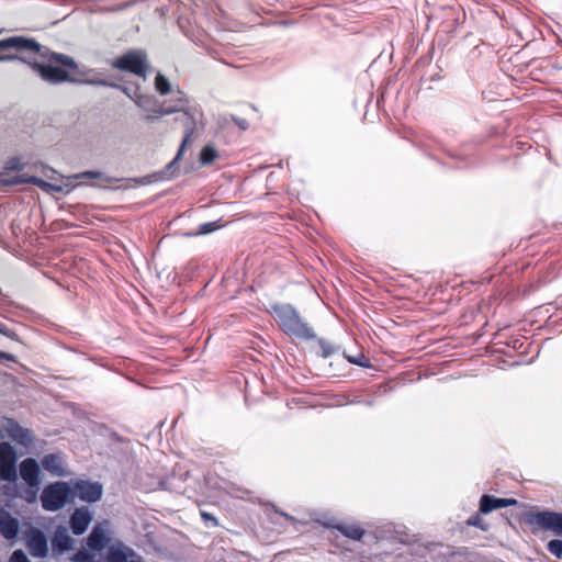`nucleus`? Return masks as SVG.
<instances>
[{
	"label": "nucleus",
	"mask_w": 562,
	"mask_h": 562,
	"mask_svg": "<svg viewBox=\"0 0 562 562\" xmlns=\"http://www.w3.org/2000/svg\"><path fill=\"white\" fill-rule=\"evenodd\" d=\"M164 112L167 113V115L178 114V116L175 117V122L180 123L184 132L183 139L176 157L167 166V169L171 170L181 159L186 147L191 143L193 135L199 128L204 127V114L201 106L192 102L188 95L179 89L175 97L171 98L169 109Z\"/></svg>",
	"instance_id": "1"
},
{
	"label": "nucleus",
	"mask_w": 562,
	"mask_h": 562,
	"mask_svg": "<svg viewBox=\"0 0 562 562\" xmlns=\"http://www.w3.org/2000/svg\"><path fill=\"white\" fill-rule=\"evenodd\" d=\"M20 491L18 473H13V475L7 479H0V492L8 498H18Z\"/></svg>",
	"instance_id": "22"
},
{
	"label": "nucleus",
	"mask_w": 562,
	"mask_h": 562,
	"mask_svg": "<svg viewBox=\"0 0 562 562\" xmlns=\"http://www.w3.org/2000/svg\"><path fill=\"white\" fill-rule=\"evenodd\" d=\"M19 520L15 517L4 508H0V535L4 539H14L19 533Z\"/></svg>",
	"instance_id": "18"
},
{
	"label": "nucleus",
	"mask_w": 562,
	"mask_h": 562,
	"mask_svg": "<svg viewBox=\"0 0 562 562\" xmlns=\"http://www.w3.org/2000/svg\"><path fill=\"white\" fill-rule=\"evenodd\" d=\"M217 157V150L212 145L204 146L200 153V161L204 166L211 165Z\"/></svg>",
	"instance_id": "25"
},
{
	"label": "nucleus",
	"mask_w": 562,
	"mask_h": 562,
	"mask_svg": "<svg viewBox=\"0 0 562 562\" xmlns=\"http://www.w3.org/2000/svg\"><path fill=\"white\" fill-rule=\"evenodd\" d=\"M10 562H30V560L22 550H15L10 558Z\"/></svg>",
	"instance_id": "33"
},
{
	"label": "nucleus",
	"mask_w": 562,
	"mask_h": 562,
	"mask_svg": "<svg viewBox=\"0 0 562 562\" xmlns=\"http://www.w3.org/2000/svg\"><path fill=\"white\" fill-rule=\"evenodd\" d=\"M20 60L32 68L44 81L59 83L69 80V74L60 66L76 69L75 60L63 54L52 53L47 56V63L31 61L19 55H0V61Z\"/></svg>",
	"instance_id": "2"
},
{
	"label": "nucleus",
	"mask_w": 562,
	"mask_h": 562,
	"mask_svg": "<svg viewBox=\"0 0 562 562\" xmlns=\"http://www.w3.org/2000/svg\"><path fill=\"white\" fill-rule=\"evenodd\" d=\"M40 486H27L26 490L20 491V496L18 498L24 499L29 504H33L37 499V492Z\"/></svg>",
	"instance_id": "26"
},
{
	"label": "nucleus",
	"mask_w": 562,
	"mask_h": 562,
	"mask_svg": "<svg viewBox=\"0 0 562 562\" xmlns=\"http://www.w3.org/2000/svg\"><path fill=\"white\" fill-rule=\"evenodd\" d=\"M70 485L72 490L71 498L76 496L82 502L95 503L102 496V485L98 482L77 480L71 482Z\"/></svg>",
	"instance_id": "7"
},
{
	"label": "nucleus",
	"mask_w": 562,
	"mask_h": 562,
	"mask_svg": "<svg viewBox=\"0 0 562 562\" xmlns=\"http://www.w3.org/2000/svg\"><path fill=\"white\" fill-rule=\"evenodd\" d=\"M217 228L215 222L204 223L199 227L198 234H209Z\"/></svg>",
	"instance_id": "34"
},
{
	"label": "nucleus",
	"mask_w": 562,
	"mask_h": 562,
	"mask_svg": "<svg viewBox=\"0 0 562 562\" xmlns=\"http://www.w3.org/2000/svg\"><path fill=\"white\" fill-rule=\"evenodd\" d=\"M109 541V524L103 521L93 527L87 538V546L93 551H101L106 547Z\"/></svg>",
	"instance_id": "11"
},
{
	"label": "nucleus",
	"mask_w": 562,
	"mask_h": 562,
	"mask_svg": "<svg viewBox=\"0 0 562 562\" xmlns=\"http://www.w3.org/2000/svg\"><path fill=\"white\" fill-rule=\"evenodd\" d=\"M71 485L68 482L50 483L42 491V507L47 512H57L71 498Z\"/></svg>",
	"instance_id": "4"
},
{
	"label": "nucleus",
	"mask_w": 562,
	"mask_h": 562,
	"mask_svg": "<svg viewBox=\"0 0 562 562\" xmlns=\"http://www.w3.org/2000/svg\"><path fill=\"white\" fill-rule=\"evenodd\" d=\"M90 83H99V85H103V86H112V87H115V88H119L120 90H122L128 98H131L133 101L134 99L136 98V95H139L140 93H138L137 91H132L130 88L127 87H123V86H117V85H110L106 81L102 80V81H89Z\"/></svg>",
	"instance_id": "28"
},
{
	"label": "nucleus",
	"mask_w": 562,
	"mask_h": 562,
	"mask_svg": "<svg viewBox=\"0 0 562 562\" xmlns=\"http://www.w3.org/2000/svg\"><path fill=\"white\" fill-rule=\"evenodd\" d=\"M24 165L22 164L19 157H12L5 162V170L15 171L23 169Z\"/></svg>",
	"instance_id": "30"
},
{
	"label": "nucleus",
	"mask_w": 562,
	"mask_h": 562,
	"mask_svg": "<svg viewBox=\"0 0 562 562\" xmlns=\"http://www.w3.org/2000/svg\"><path fill=\"white\" fill-rule=\"evenodd\" d=\"M10 183H12V184L32 183L47 193H50V192L59 193V192L65 191V189H67V191L70 190V189H68V187H69L68 184L50 183V182H47V181H45L38 177H35V176H31V177L18 176V177H14V179L11 180Z\"/></svg>",
	"instance_id": "15"
},
{
	"label": "nucleus",
	"mask_w": 562,
	"mask_h": 562,
	"mask_svg": "<svg viewBox=\"0 0 562 562\" xmlns=\"http://www.w3.org/2000/svg\"><path fill=\"white\" fill-rule=\"evenodd\" d=\"M548 551L553 554L555 558H562V540L554 539L548 542L547 544Z\"/></svg>",
	"instance_id": "27"
},
{
	"label": "nucleus",
	"mask_w": 562,
	"mask_h": 562,
	"mask_svg": "<svg viewBox=\"0 0 562 562\" xmlns=\"http://www.w3.org/2000/svg\"><path fill=\"white\" fill-rule=\"evenodd\" d=\"M319 346L324 357H329L336 351V348L325 340H321Z\"/></svg>",
	"instance_id": "32"
},
{
	"label": "nucleus",
	"mask_w": 562,
	"mask_h": 562,
	"mask_svg": "<svg viewBox=\"0 0 562 562\" xmlns=\"http://www.w3.org/2000/svg\"><path fill=\"white\" fill-rule=\"evenodd\" d=\"M20 475L27 486H40V467L36 460L27 458L20 463Z\"/></svg>",
	"instance_id": "16"
},
{
	"label": "nucleus",
	"mask_w": 562,
	"mask_h": 562,
	"mask_svg": "<svg viewBox=\"0 0 562 562\" xmlns=\"http://www.w3.org/2000/svg\"><path fill=\"white\" fill-rule=\"evenodd\" d=\"M18 456L9 442H0V479H7L16 472Z\"/></svg>",
	"instance_id": "8"
},
{
	"label": "nucleus",
	"mask_w": 562,
	"mask_h": 562,
	"mask_svg": "<svg viewBox=\"0 0 562 562\" xmlns=\"http://www.w3.org/2000/svg\"><path fill=\"white\" fill-rule=\"evenodd\" d=\"M5 326L0 323V333H4Z\"/></svg>",
	"instance_id": "39"
},
{
	"label": "nucleus",
	"mask_w": 562,
	"mask_h": 562,
	"mask_svg": "<svg viewBox=\"0 0 562 562\" xmlns=\"http://www.w3.org/2000/svg\"><path fill=\"white\" fill-rule=\"evenodd\" d=\"M532 522L539 527L551 530L555 535H562V514L553 512H540L535 514Z\"/></svg>",
	"instance_id": "10"
},
{
	"label": "nucleus",
	"mask_w": 562,
	"mask_h": 562,
	"mask_svg": "<svg viewBox=\"0 0 562 562\" xmlns=\"http://www.w3.org/2000/svg\"><path fill=\"white\" fill-rule=\"evenodd\" d=\"M71 178L78 179V180L100 179V178H102V173L99 171H85V172L74 175Z\"/></svg>",
	"instance_id": "31"
},
{
	"label": "nucleus",
	"mask_w": 562,
	"mask_h": 562,
	"mask_svg": "<svg viewBox=\"0 0 562 562\" xmlns=\"http://www.w3.org/2000/svg\"><path fill=\"white\" fill-rule=\"evenodd\" d=\"M2 32H3V30H2V29H0V35L2 34Z\"/></svg>",
	"instance_id": "41"
},
{
	"label": "nucleus",
	"mask_w": 562,
	"mask_h": 562,
	"mask_svg": "<svg viewBox=\"0 0 562 562\" xmlns=\"http://www.w3.org/2000/svg\"><path fill=\"white\" fill-rule=\"evenodd\" d=\"M273 311L278 324L288 335L306 340L315 338L313 328L302 319L299 312L292 305H276Z\"/></svg>",
	"instance_id": "3"
},
{
	"label": "nucleus",
	"mask_w": 562,
	"mask_h": 562,
	"mask_svg": "<svg viewBox=\"0 0 562 562\" xmlns=\"http://www.w3.org/2000/svg\"><path fill=\"white\" fill-rule=\"evenodd\" d=\"M234 122L241 128L246 130L248 127V123L246 120L243 119H234Z\"/></svg>",
	"instance_id": "35"
},
{
	"label": "nucleus",
	"mask_w": 562,
	"mask_h": 562,
	"mask_svg": "<svg viewBox=\"0 0 562 562\" xmlns=\"http://www.w3.org/2000/svg\"><path fill=\"white\" fill-rule=\"evenodd\" d=\"M201 516H202V518H203L204 520H211V521H213V524H214L215 526L217 525L216 519H215L211 514L205 513V512H202V513H201Z\"/></svg>",
	"instance_id": "36"
},
{
	"label": "nucleus",
	"mask_w": 562,
	"mask_h": 562,
	"mask_svg": "<svg viewBox=\"0 0 562 562\" xmlns=\"http://www.w3.org/2000/svg\"><path fill=\"white\" fill-rule=\"evenodd\" d=\"M7 435L16 443L29 447L32 445L34 436L31 430L23 428L15 420L9 419L4 426Z\"/></svg>",
	"instance_id": "13"
},
{
	"label": "nucleus",
	"mask_w": 562,
	"mask_h": 562,
	"mask_svg": "<svg viewBox=\"0 0 562 562\" xmlns=\"http://www.w3.org/2000/svg\"><path fill=\"white\" fill-rule=\"evenodd\" d=\"M349 361L352 362V363H356V364H359V366H364L361 361L355 359V358H349Z\"/></svg>",
	"instance_id": "38"
},
{
	"label": "nucleus",
	"mask_w": 562,
	"mask_h": 562,
	"mask_svg": "<svg viewBox=\"0 0 562 562\" xmlns=\"http://www.w3.org/2000/svg\"><path fill=\"white\" fill-rule=\"evenodd\" d=\"M517 501L514 498H497L491 495H483L480 502V510L483 514L491 513L494 509L516 505Z\"/></svg>",
	"instance_id": "21"
},
{
	"label": "nucleus",
	"mask_w": 562,
	"mask_h": 562,
	"mask_svg": "<svg viewBox=\"0 0 562 562\" xmlns=\"http://www.w3.org/2000/svg\"><path fill=\"white\" fill-rule=\"evenodd\" d=\"M148 66L147 55L142 49L128 50L112 61L113 68L127 71L143 78H146V70Z\"/></svg>",
	"instance_id": "5"
},
{
	"label": "nucleus",
	"mask_w": 562,
	"mask_h": 562,
	"mask_svg": "<svg viewBox=\"0 0 562 562\" xmlns=\"http://www.w3.org/2000/svg\"><path fill=\"white\" fill-rule=\"evenodd\" d=\"M155 89L161 95H167L169 93H172V94L177 93V91L176 92L173 91L172 85L170 83V81L160 72H158L155 78ZM173 97L175 95H172L171 98H173Z\"/></svg>",
	"instance_id": "24"
},
{
	"label": "nucleus",
	"mask_w": 562,
	"mask_h": 562,
	"mask_svg": "<svg viewBox=\"0 0 562 562\" xmlns=\"http://www.w3.org/2000/svg\"><path fill=\"white\" fill-rule=\"evenodd\" d=\"M25 543L29 552L34 558H45L48 553L47 539L43 531L31 528L26 531Z\"/></svg>",
	"instance_id": "9"
},
{
	"label": "nucleus",
	"mask_w": 562,
	"mask_h": 562,
	"mask_svg": "<svg viewBox=\"0 0 562 562\" xmlns=\"http://www.w3.org/2000/svg\"><path fill=\"white\" fill-rule=\"evenodd\" d=\"M42 467L54 476H66L65 460L61 453H49L42 459Z\"/></svg>",
	"instance_id": "20"
},
{
	"label": "nucleus",
	"mask_w": 562,
	"mask_h": 562,
	"mask_svg": "<svg viewBox=\"0 0 562 562\" xmlns=\"http://www.w3.org/2000/svg\"><path fill=\"white\" fill-rule=\"evenodd\" d=\"M331 527L352 540H360L366 533L364 529L359 524H338Z\"/></svg>",
	"instance_id": "23"
},
{
	"label": "nucleus",
	"mask_w": 562,
	"mask_h": 562,
	"mask_svg": "<svg viewBox=\"0 0 562 562\" xmlns=\"http://www.w3.org/2000/svg\"><path fill=\"white\" fill-rule=\"evenodd\" d=\"M135 104L145 112V121L155 122L162 116H166L165 110H168L171 103V98L164 102H158L156 98L148 94H139L134 99Z\"/></svg>",
	"instance_id": "6"
},
{
	"label": "nucleus",
	"mask_w": 562,
	"mask_h": 562,
	"mask_svg": "<svg viewBox=\"0 0 562 562\" xmlns=\"http://www.w3.org/2000/svg\"><path fill=\"white\" fill-rule=\"evenodd\" d=\"M285 518H289V519H292L291 517L288 516V514H282Z\"/></svg>",
	"instance_id": "40"
},
{
	"label": "nucleus",
	"mask_w": 562,
	"mask_h": 562,
	"mask_svg": "<svg viewBox=\"0 0 562 562\" xmlns=\"http://www.w3.org/2000/svg\"><path fill=\"white\" fill-rule=\"evenodd\" d=\"M72 562H93V555L86 550H79L72 558Z\"/></svg>",
	"instance_id": "29"
},
{
	"label": "nucleus",
	"mask_w": 562,
	"mask_h": 562,
	"mask_svg": "<svg viewBox=\"0 0 562 562\" xmlns=\"http://www.w3.org/2000/svg\"><path fill=\"white\" fill-rule=\"evenodd\" d=\"M92 515L87 507L76 508L70 516V528L76 536L82 535L89 527Z\"/></svg>",
	"instance_id": "17"
},
{
	"label": "nucleus",
	"mask_w": 562,
	"mask_h": 562,
	"mask_svg": "<svg viewBox=\"0 0 562 562\" xmlns=\"http://www.w3.org/2000/svg\"><path fill=\"white\" fill-rule=\"evenodd\" d=\"M15 49L19 52H40L41 45L32 38L23 36H12L9 38L0 40V50Z\"/></svg>",
	"instance_id": "12"
},
{
	"label": "nucleus",
	"mask_w": 562,
	"mask_h": 562,
	"mask_svg": "<svg viewBox=\"0 0 562 562\" xmlns=\"http://www.w3.org/2000/svg\"><path fill=\"white\" fill-rule=\"evenodd\" d=\"M74 539L68 535V530L59 526L54 532L52 539V550L55 555H59L72 549Z\"/></svg>",
	"instance_id": "19"
},
{
	"label": "nucleus",
	"mask_w": 562,
	"mask_h": 562,
	"mask_svg": "<svg viewBox=\"0 0 562 562\" xmlns=\"http://www.w3.org/2000/svg\"><path fill=\"white\" fill-rule=\"evenodd\" d=\"M2 360H14V356L11 353L0 351V361Z\"/></svg>",
	"instance_id": "37"
},
{
	"label": "nucleus",
	"mask_w": 562,
	"mask_h": 562,
	"mask_svg": "<svg viewBox=\"0 0 562 562\" xmlns=\"http://www.w3.org/2000/svg\"><path fill=\"white\" fill-rule=\"evenodd\" d=\"M108 562H144L143 558L138 555L133 549L123 546L114 544L108 551Z\"/></svg>",
	"instance_id": "14"
}]
</instances>
